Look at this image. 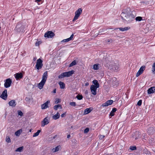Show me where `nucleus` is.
Wrapping results in <instances>:
<instances>
[{
	"mask_svg": "<svg viewBox=\"0 0 155 155\" xmlns=\"http://www.w3.org/2000/svg\"><path fill=\"white\" fill-rule=\"evenodd\" d=\"M120 16L124 22L129 23L134 20L136 15L135 12L131 11L130 8H129L123 10Z\"/></svg>",
	"mask_w": 155,
	"mask_h": 155,
	"instance_id": "f257e3e1",
	"label": "nucleus"
},
{
	"mask_svg": "<svg viewBox=\"0 0 155 155\" xmlns=\"http://www.w3.org/2000/svg\"><path fill=\"white\" fill-rule=\"evenodd\" d=\"M74 70L70 71L68 72H65L61 73L60 75L58 78H64V77H69L74 74Z\"/></svg>",
	"mask_w": 155,
	"mask_h": 155,
	"instance_id": "f03ea898",
	"label": "nucleus"
},
{
	"mask_svg": "<svg viewBox=\"0 0 155 155\" xmlns=\"http://www.w3.org/2000/svg\"><path fill=\"white\" fill-rule=\"evenodd\" d=\"M82 12V10L81 8H79L75 12V15L73 20V21H75L77 20L80 16Z\"/></svg>",
	"mask_w": 155,
	"mask_h": 155,
	"instance_id": "7ed1b4c3",
	"label": "nucleus"
},
{
	"mask_svg": "<svg viewBox=\"0 0 155 155\" xmlns=\"http://www.w3.org/2000/svg\"><path fill=\"white\" fill-rule=\"evenodd\" d=\"M43 61L40 58H39L37 60L36 64L35 65V67L37 70L41 69L43 66Z\"/></svg>",
	"mask_w": 155,
	"mask_h": 155,
	"instance_id": "20e7f679",
	"label": "nucleus"
},
{
	"mask_svg": "<svg viewBox=\"0 0 155 155\" xmlns=\"http://www.w3.org/2000/svg\"><path fill=\"white\" fill-rule=\"evenodd\" d=\"M15 28L17 30V31L20 33L22 32L25 28L24 26L22 25L20 23H18Z\"/></svg>",
	"mask_w": 155,
	"mask_h": 155,
	"instance_id": "39448f33",
	"label": "nucleus"
},
{
	"mask_svg": "<svg viewBox=\"0 0 155 155\" xmlns=\"http://www.w3.org/2000/svg\"><path fill=\"white\" fill-rule=\"evenodd\" d=\"M46 81V78H43L41 81L38 84L37 87L40 90L42 89Z\"/></svg>",
	"mask_w": 155,
	"mask_h": 155,
	"instance_id": "423d86ee",
	"label": "nucleus"
},
{
	"mask_svg": "<svg viewBox=\"0 0 155 155\" xmlns=\"http://www.w3.org/2000/svg\"><path fill=\"white\" fill-rule=\"evenodd\" d=\"M113 64V63H112V64H111V68H110V69L114 71L115 72H117L119 70V64L117 63L114 64Z\"/></svg>",
	"mask_w": 155,
	"mask_h": 155,
	"instance_id": "0eeeda50",
	"label": "nucleus"
},
{
	"mask_svg": "<svg viewBox=\"0 0 155 155\" xmlns=\"http://www.w3.org/2000/svg\"><path fill=\"white\" fill-rule=\"evenodd\" d=\"M49 122V119L48 117L45 118L41 122V125L42 127H44L45 125L48 124Z\"/></svg>",
	"mask_w": 155,
	"mask_h": 155,
	"instance_id": "6e6552de",
	"label": "nucleus"
},
{
	"mask_svg": "<svg viewBox=\"0 0 155 155\" xmlns=\"http://www.w3.org/2000/svg\"><path fill=\"white\" fill-rule=\"evenodd\" d=\"M54 35H55L54 33L52 31H48L45 34L44 37L48 38H53Z\"/></svg>",
	"mask_w": 155,
	"mask_h": 155,
	"instance_id": "1a4fd4ad",
	"label": "nucleus"
},
{
	"mask_svg": "<svg viewBox=\"0 0 155 155\" xmlns=\"http://www.w3.org/2000/svg\"><path fill=\"white\" fill-rule=\"evenodd\" d=\"M145 68L146 67L145 66H142L136 73V76L137 77H138L139 75L142 74L143 73L145 69Z\"/></svg>",
	"mask_w": 155,
	"mask_h": 155,
	"instance_id": "9d476101",
	"label": "nucleus"
},
{
	"mask_svg": "<svg viewBox=\"0 0 155 155\" xmlns=\"http://www.w3.org/2000/svg\"><path fill=\"white\" fill-rule=\"evenodd\" d=\"M98 87H97L94 85H91L90 87L91 91V93L93 95H95L97 94V90Z\"/></svg>",
	"mask_w": 155,
	"mask_h": 155,
	"instance_id": "9b49d317",
	"label": "nucleus"
},
{
	"mask_svg": "<svg viewBox=\"0 0 155 155\" xmlns=\"http://www.w3.org/2000/svg\"><path fill=\"white\" fill-rule=\"evenodd\" d=\"M113 102V101L112 100H109L107 101L106 102L103 104L101 105V106L104 107H107L109 105H111Z\"/></svg>",
	"mask_w": 155,
	"mask_h": 155,
	"instance_id": "f8f14e48",
	"label": "nucleus"
},
{
	"mask_svg": "<svg viewBox=\"0 0 155 155\" xmlns=\"http://www.w3.org/2000/svg\"><path fill=\"white\" fill-rule=\"evenodd\" d=\"M11 83V80L10 78L7 79L6 80L4 86L6 88L10 86Z\"/></svg>",
	"mask_w": 155,
	"mask_h": 155,
	"instance_id": "ddd939ff",
	"label": "nucleus"
},
{
	"mask_svg": "<svg viewBox=\"0 0 155 155\" xmlns=\"http://www.w3.org/2000/svg\"><path fill=\"white\" fill-rule=\"evenodd\" d=\"M50 101L49 100L41 105V109L44 110L47 108L48 107V104L50 103Z\"/></svg>",
	"mask_w": 155,
	"mask_h": 155,
	"instance_id": "4468645a",
	"label": "nucleus"
},
{
	"mask_svg": "<svg viewBox=\"0 0 155 155\" xmlns=\"http://www.w3.org/2000/svg\"><path fill=\"white\" fill-rule=\"evenodd\" d=\"M61 147L60 146H58L54 147L51 149V152L53 153H55L60 150Z\"/></svg>",
	"mask_w": 155,
	"mask_h": 155,
	"instance_id": "2eb2a0df",
	"label": "nucleus"
},
{
	"mask_svg": "<svg viewBox=\"0 0 155 155\" xmlns=\"http://www.w3.org/2000/svg\"><path fill=\"white\" fill-rule=\"evenodd\" d=\"M7 90H5L3 91L2 94L1 95V97L2 99L5 100L7 98Z\"/></svg>",
	"mask_w": 155,
	"mask_h": 155,
	"instance_id": "dca6fc26",
	"label": "nucleus"
},
{
	"mask_svg": "<svg viewBox=\"0 0 155 155\" xmlns=\"http://www.w3.org/2000/svg\"><path fill=\"white\" fill-rule=\"evenodd\" d=\"M74 37V34H72L71 36L70 37L66 39H64L61 41V43H62L63 42H68L71 40H72Z\"/></svg>",
	"mask_w": 155,
	"mask_h": 155,
	"instance_id": "f3484780",
	"label": "nucleus"
},
{
	"mask_svg": "<svg viewBox=\"0 0 155 155\" xmlns=\"http://www.w3.org/2000/svg\"><path fill=\"white\" fill-rule=\"evenodd\" d=\"M155 92V87H151L148 90V93L149 94L153 93Z\"/></svg>",
	"mask_w": 155,
	"mask_h": 155,
	"instance_id": "a211bd4d",
	"label": "nucleus"
},
{
	"mask_svg": "<svg viewBox=\"0 0 155 155\" xmlns=\"http://www.w3.org/2000/svg\"><path fill=\"white\" fill-rule=\"evenodd\" d=\"M93 110V108L90 107L86 109L84 111V114L86 115L90 113Z\"/></svg>",
	"mask_w": 155,
	"mask_h": 155,
	"instance_id": "6ab92c4d",
	"label": "nucleus"
},
{
	"mask_svg": "<svg viewBox=\"0 0 155 155\" xmlns=\"http://www.w3.org/2000/svg\"><path fill=\"white\" fill-rule=\"evenodd\" d=\"M60 116V114L58 112L56 114L52 116V118L54 120H56L59 118Z\"/></svg>",
	"mask_w": 155,
	"mask_h": 155,
	"instance_id": "aec40b11",
	"label": "nucleus"
},
{
	"mask_svg": "<svg viewBox=\"0 0 155 155\" xmlns=\"http://www.w3.org/2000/svg\"><path fill=\"white\" fill-rule=\"evenodd\" d=\"M15 78H22L23 73L22 72H18L14 74Z\"/></svg>",
	"mask_w": 155,
	"mask_h": 155,
	"instance_id": "412c9836",
	"label": "nucleus"
},
{
	"mask_svg": "<svg viewBox=\"0 0 155 155\" xmlns=\"http://www.w3.org/2000/svg\"><path fill=\"white\" fill-rule=\"evenodd\" d=\"M22 129H19L15 132V135L16 136L19 137L22 133Z\"/></svg>",
	"mask_w": 155,
	"mask_h": 155,
	"instance_id": "4be33fe9",
	"label": "nucleus"
},
{
	"mask_svg": "<svg viewBox=\"0 0 155 155\" xmlns=\"http://www.w3.org/2000/svg\"><path fill=\"white\" fill-rule=\"evenodd\" d=\"M130 28L129 27H126L124 28H119V30L122 31H126L129 30Z\"/></svg>",
	"mask_w": 155,
	"mask_h": 155,
	"instance_id": "5701e85b",
	"label": "nucleus"
},
{
	"mask_svg": "<svg viewBox=\"0 0 155 155\" xmlns=\"http://www.w3.org/2000/svg\"><path fill=\"white\" fill-rule=\"evenodd\" d=\"M93 83L94 84L92 85H94L95 87H99V84L98 82V81L96 80H94L93 81Z\"/></svg>",
	"mask_w": 155,
	"mask_h": 155,
	"instance_id": "b1692460",
	"label": "nucleus"
},
{
	"mask_svg": "<svg viewBox=\"0 0 155 155\" xmlns=\"http://www.w3.org/2000/svg\"><path fill=\"white\" fill-rule=\"evenodd\" d=\"M9 104L10 106L15 107L16 105L15 101L14 100L11 101L9 102Z\"/></svg>",
	"mask_w": 155,
	"mask_h": 155,
	"instance_id": "393cba45",
	"label": "nucleus"
},
{
	"mask_svg": "<svg viewBox=\"0 0 155 155\" xmlns=\"http://www.w3.org/2000/svg\"><path fill=\"white\" fill-rule=\"evenodd\" d=\"M54 109L55 110H57L58 108L61 109L62 108V106L60 104H58L57 105H55L53 107Z\"/></svg>",
	"mask_w": 155,
	"mask_h": 155,
	"instance_id": "a878e982",
	"label": "nucleus"
},
{
	"mask_svg": "<svg viewBox=\"0 0 155 155\" xmlns=\"http://www.w3.org/2000/svg\"><path fill=\"white\" fill-rule=\"evenodd\" d=\"M61 89H64L65 87V84L64 83L60 81L58 83Z\"/></svg>",
	"mask_w": 155,
	"mask_h": 155,
	"instance_id": "bb28decb",
	"label": "nucleus"
},
{
	"mask_svg": "<svg viewBox=\"0 0 155 155\" xmlns=\"http://www.w3.org/2000/svg\"><path fill=\"white\" fill-rule=\"evenodd\" d=\"M24 149V147L23 146L20 147L15 150V151L16 152H21Z\"/></svg>",
	"mask_w": 155,
	"mask_h": 155,
	"instance_id": "cd10ccee",
	"label": "nucleus"
},
{
	"mask_svg": "<svg viewBox=\"0 0 155 155\" xmlns=\"http://www.w3.org/2000/svg\"><path fill=\"white\" fill-rule=\"evenodd\" d=\"M117 109L115 108H114L112 111L110 113V115L112 116H113L114 115V113L115 112L117 111Z\"/></svg>",
	"mask_w": 155,
	"mask_h": 155,
	"instance_id": "c85d7f7f",
	"label": "nucleus"
},
{
	"mask_svg": "<svg viewBox=\"0 0 155 155\" xmlns=\"http://www.w3.org/2000/svg\"><path fill=\"white\" fill-rule=\"evenodd\" d=\"M41 131L40 130H38V131L35 133L33 135V137H35L38 136L39 133H40Z\"/></svg>",
	"mask_w": 155,
	"mask_h": 155,
	"instance_id": "c756f323",
	"label": "nucleus"
},
{
	"mask_svg": "<svg viewBox=\"0 0 155 155\" xmlns=\"http://www.w3.org/2000/svg\"><path fill=\"white\" fill-rule=\"evenodd\" d=\"M99 64H94L93 65V68L94 70H96L99 69Z\"/></svg>",
	"mask_w": 155,
	"mask_h": 155,
	"instance_id": "7c9ffc66",
	"label": "nucleus"
},
{
	"mask_svg": "<svg viewBox=\"0 0 155 155\" xmlns=\"http://www.w3.org/2000/svg\"><path fill=\"white\" fill-rule=\"evenodd\" d=\"M76 61L75 60L73 61L69 65V67H71L76 64Z\"/></svg>",
	"mask_w": 155,
	"mask_h": 155,
	"instance_id": "2f4dec72",
	"label": "nucleus"
},
{
	"mask_svg": "<svg viewBox=\"0 0 155 155\" xmlns=\"http://www.w3.org/2000/svg\"><path fill=\"white\" fill-rule=\"evenodd\" d=\"M5 140L8 143H9L11 142V140L10 137L9 136H7L6 137Z\"/></svg>",
	"mask_w": 155,
	"mask_h": 155,
	"instance_id": "473e14b6",
	"label": "nucleus"
},
{
	"mask_svg": "<svg viewBox=\"0 0 155 155\" xmlns=\"http://www.w3.org/2000/svg\"><path fill=\"white\" fill-rule=\"evenodd\" d=\"M153 129L152 127L150 128L148 130V133L149 134H151L153 133Z\"/></svg>",
	"mask_w": 155,
	"mask_h": 155,
	"instance_id": "72a5a7b5",
	"label": "nucleus"
},
{
	"mask_svg": "<svg viewBox=\"0 0 155 155\" xmlns=\"http://www.w3.org/2000/svg\"><path fill=\"white\" fill-rule=\"evenodd\" d=\"M135 20L136 21H140L142 20V17L138 16L136 18Z\"/></svg>",
	"mask_w": 155,
	"mask_h": 155,
	"instance_id": "f704fd0d",
	"label": "nucleus"
},
{
	"mask_svg": "<svg viewBox=\"0 0 155 155\" xmlns=\"http://www.w3.org/2000/svg\"><path fill=\"white\" fill-rule=\"evenodd\" d=\"M61 99H60L56 98L55 101V104H57L61 102Z\"/></svg>",
	"mask_w": 155,
	"mask_h": 155,
	"instance_id": "c9c22d12",
	"label": "nucleus"
},
{
	"mask_svg": "<svg viewBox=\"0 0 155 155\" xmlns=\"http://www.w3.org/2000/svg\"><path fill=\"white\" fill-rule=\"evenodd\" d=\"M76 97L77 98L78 100H80L82 99L83 96L82 95H78L76 96Z\"/></svg>",
	"mask_w": 155,
	"mask_h": 155,
	"instance_id": "e433bc0d",
	"label": "nucleus"
},
{
	"mask_svg": "<svg viewBox=\"0 0 155 155\" xmlns=\"http://www.w3.org/2000/svg\"><path fill=\"white\" fill-rule=\"evenodd\" d=\"M152 71L153 73H155V63H154L153 64V65L152 66Z\"/></svg>",
	"mask_w": 155,
	"mask_h": 155,
	"instance_id": "4c0bfd02",
	"label": "nucleus"
},
{
	"mask_svg": "<svg viewBox=\"0 0 155 155\" xmlns=\"http://www.w3.org/2000/svg\"><path fill=\"white\" fill-rule=\"evenodd\" d=\"M48 76V71H45L43 74L42 78H47Z\"/></svg>",
	"mask_w": 155,
	"mask_h": 155,
	"instance_id": "58836bf2",
	"label": "nucleus"
},
{
	"mask_svg": "<svg viewBox=\"0 0 155 155\" xmlns=\"http://www.w3.org/2000/svg\"><path fill=\"white\" fill-rule=\"evenodd\" d=\"M130 149L132 150H134L136 149V147L135 146H132L130 147Z\"/></svg>",
	"mask_w": 155,
	"mask_h": 155,
	"instance_id": "ea45409f",
	"label": "nucleus"
},
{
	"mask_svg": "<svg viewBox=\"0 0 155 155\" xmlns=\"http://www.w3.org/2000/svg\"><path fill=\"white\" fill-rule=\"evenodd\" d=\"M18 114L19 115H20V116H22L23 115V113L20 110H19L18 111Z\"/></svg>",
	"mask_w": 155,
	"mask_h": 155,
	"instance_id": "a19ab883",
	"label": "nucleus"
},
{
	"mask_svg": "<svg viewBox=\"0 0 155 155\" xmlns=\"http://www.w3.org/2000/svg\"><path fill=\"white\" fill-rule=\"evenodd\" d=\"M141 3L145 4L146 5H148L149 4V2L147 1H142L141 2Z\"/></svg>",
	"mask_w": 155,
	"mask_h": 155,
	"instance_id": "79ce46f5",
	"label": "nucleus"
},
{
	"mask_svg": "<svg viewBox=\"0 0 155 155\" xmlns=\"http://www.w3.org/2000/svg\"><path fill=\"white\" fill-rule=\"evenodd\" d=\"M70 104L71 106H75L76 105L75 102H71L70 103Z\"/></svg>",
	"mask_w": 155,
	"mask_h": 155,
	"instance_id": "37998d69",
	"label": "nucleus"
},
{
	"mask_svg": "<svg viewBox=\"0 0 155 155\" xmlns=\"http://www.w3.org/2000/svg\"><path fill=\"white\" fill-rule=\"evenodd\" d=\"M89 131V129L88 128H86L84 130V133L85 134L87 133Z\"/></svg>",
	"mask_w": 155,
	"mask_h": 155,
	"instance_id": "c03bdc74",
	"label": "nucleus"
},
{
	"mask_svg": "<svg viewBox=\"0 0 155 155\" xmlns=\"http://www.w3.org/2000/svg\"><path fill=\"white\" fill-rule=\"evenodd\" d=\"M142 101L141 100H139L137 102V104L139 106H140L141 105Z\"/></svg>",
	"mask_w": 155,
	"mask_h": 155,
	"instance_id": "a18cd8bd",
	"label": "nucleus"
},
{
	"mask_svg": "<svg viewBox=\"0 0 155 155\" xmlns=\"http://www.w3.org/2000/svg\"><path fill=\"white\" fill-rule=\"evenodd\" d=\"M41 43L40 41H37L35 43V45L36 46H38Z\"/></svg>",
	"mask_w": 155,
	"mask_h": 155,
	"instance_id": "49530a36",
	"label": "nucleus"
},
{
	"mask_svg": "<svg viewBox=\"0 0 155 155\" xmlns=\"http://www.w3.org/2000/svg\"><path fill=\"white\" fill-rule=\"evenodd\" d=\"M65 114H66V113H63V114H61V116L62 117H63L65 116Z\"/></svg>",
	"mask_w": 155,
	"mask_h": 155,
	"instance_id": "de8ad7c7",
	"label": "nucleus"
},
{
	"mask_svg": "<svg viewBox=\"0 0 155 155\" xmlns=\"http://www.w3.org/2000/svg\"><path fill=\"white\" fill-rule=\"evenodd\" d=\"M104 136L101 135L100 136L99 138H100V139H102L103 138H104Z\"/></svg>",
	"mask_w": 155,
	"mask_h": 155,
	"instance_id": "09e8293b",
	"label": "nucleus"
},
{
	"mask_svg": "<svg viewBox=\"0 0 155 155\" xmlns=\"http://www.w3.org/2000/svg\"><path fill=\"white\" fill-rule=\"evenodd\" d=\"M89 83H88V82H86L85 84V86H87L89 85Z\"/></svg>",
	"mask_w": 155,
	"mask_h": 155,
	"instance_id": "8fccbe9b",
	"label": "nucleus"
},
{
	"mask_svg": "<svg viewBox=\"0 0 155 155\" xmlns=\"http://www.w3.org/2000/svg\"><path fill=\"white\" fill-rule=\"evenodd\" d=\"M70 137V134H68L67 135V138H69Z\"/></svg>",
	"mask_w": 155,
	"mask_h": 155,
	"instance_id": "3c124183",
	"label": "nucleus"
},
{
	"mask_svg": "<svg viewBox=\"0 0 155 155\" xmlns=\"http://www.w3.org/2000/svg\"><path fill=\"white\" fill-rule=\"evenodd\" d=\"M37 58L36 57H35L33 58V60L34 61H35L36 60V59Z\"/></svg>",
	"mask_w": 155,
	"mask_h": 155,
	"instance_id": "603ef678",
	"label": "nucleus"
},
{
	"mask_svg": "<svg viewBox=\"0 0 155 155\" xmlns=\"http://www.w3.org/2000/svg\"><path fill=\"white\" fill-rule=\"evenodd\" d=\"M41 1V0H36V2H40Z\"/></svg>",
	"mask_w": 155,
	"mask_h": 155,
	"instance_id": "864d4df0",
	"label": "nucleus"
},
{
	"mask_svg": "<svg viewBox=\"0 0 155 155\" xmlns=\"http://www.w3.org/2000/svg\"><path fill=\"white\" fill-rule=\"evenodd\" d=\"M31 130H32V129H30V130H29V132H31Z\"/></svg>",
	"mask_w": 155,
	"mask_h": 155,
	"instance_id": "5fc2aeb1",
	"label": "nucleus"
},
{
	"mask_svg": "<svg viewBox=\"0 0 155 155\" xmlns=\"http://www.w3.org/2000/svg\"><path fill=\"white\" fill-rule=\"evenodd\" d=\"M101 31H99V34L98 35H101V34H100V33H101Z\"/></svg>",
	"mask_w": 155,
	"mask_h": 155,
	"instance_id": "6e6d98bb",
	"label": "nucleus"
},
{
	"mask_svg": "<svg viewBox=\"0 0 155 155\" xmlns=\"http://www.w3.org/2000/svg\"><path fill=\"white\" fill-rule=\"evenodd\" d=\"M54 93H55L56 92V90L55 89L54 90Z\"/></svg>",
	"mask_w": 155,
	"mask_h": 155,
	"instance_id": "4d7b16f0",
	"label": "nucleus"
},
{
	"mask_svg": "<svg viewBox=\"0 0 155 155\" xmlns=\"http://www.w3.org/2000/svg\"><path fill=\"white\" fill-rule=\"evenodd\" d=\"M137 139V137H136V138H135V140H136V139Z\"/></svg>",
	"mask_w": 155,
	"mask_h": 155,
	"instance_id": "13d9d810",
	"label": "nucleus"
},
{
	"mask_svg": "<svg viewBox=\"0 0 155 155\" xmlns=\"http://www.w3.org/2000/svg\"><path fill=\"white\" fill-rule=\"evenodd\" d=\"M118 29V28H116V29H114V30H115V29Z\"/></svg>",
	"mask_w": 155,
	"mask_h": 155,
	"instance_id": "bf43d9fd",
	"label": "nucleus"
},
{
	"mask_svg": "<svg viewBox=\"0 0 155 155\" xmlns=\"http://www.w3.org/2000/svg\"><path fill=\"white\" fill-rule=\"evenodd\" d=\"M19 78H17V80H18V79Z\"/></svg>",
	"mask_w": 155,
	"mask_h": 155,
	"instance_id": "052dcab7",
	"label": "nucleus"
},
{
	"mask_svg": "<svg viewBox=\"0 0 155 155\" xmlns=\"http://www.w3.org/2000/svg\"><path fill=\"white\" fill-rule=\"evenodd\" d=\"M155 63V62H154Z\"/></svg>",
	"mask_w": 155,
	"mask_h": 155,
	"instance_id": "680f3d73",
	"label": "nucleus"
}]
</instances>
